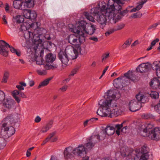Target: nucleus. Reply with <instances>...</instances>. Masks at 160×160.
Returning a JSON list of instances; mask_svg holds the SVG:
<instances>
[{
	"mask_svg": "<svg viewBox=\"0 0 160 160\" xmlns=\"http://www.w3.org/2000/svg\"><path fill=\"white\" fill-rule=\"evenodd\" d=\"M113 2L118 4L121 3L120 0H109L107 5L104 3L101 7V10L102 12L101 14H98L97 20L100 24V27L102 29H103L106 24L107 18L110 20L111 18H113L114 16L112 11L114 8L112 6V5H111V3Z\"/></svg>",
	"mask_w": 160,
	"mask_h": 160,
	"instance_id": "1",
	"label": "nucleus"
},
{
	"mask_svg": "<svg viewBox=\"0 0 160 160\" xmlns=\"http://www.w3.org/2000/svg\"><path fill=\"white\" fill-rule=\"evenodd\" d=\"M16 115L8 116L2 121V130H4L3 136L6 138L13 135L15 132L14 128L12 126V124L17 122Z\"/></svg>",
	"mask_w": 160,
	"mask_h": 160,
	"instance_id": "2",
	"label": "nucleus"
},
{
	"mask_svg": "<svg viewBox=\"0 0 160 160\" xmlns=\"http://www.w3.org/2000/svg\"><path fill=\"white\" fill-rule=\"evenodd\" d=\"M88 23L84 21H80L78 22V25L77 26V29L75 30L76 32L77 33L79 36L78 40L80 43L85 41L84 37L82 36L84 35V32Z\"/></svg>",
	"mask_w": 160,
	"mask_h": 160,
	"instance_id": "3",
	"label": "nucleus"
},
{
	"mask_svg": "<svg viewBox=\"0 0 160 160\" xmlns=\"http://www.w3.org/2000/svg\"><path fill=\"white\" fill-rule=\"evenodd\" d=\"M24 36L26 39H31L35 43L36 45V47H34V50L36 51L37 48H38V45L39 44L41 43L42 42V40L40 39L39 35L38 34H33V33L29 31L28 30H25L24 32Z\"/></svg>",
	"mask_w": 160,
	"mask_h": 160,
	"instance_id": "4",
	"label": "nucleus"
},
{
	"mask_svg": "<svg viewBox=\"0 0 160 160\" xmlns=\"http://www.w3.org/2000/svg\"><path fill=\"white\" fill-rule=\"evenodd\" d=\"M55 58L56 56L51 53H50L46 55V64L44 66L46 69H54L58 67V65L57 64H52V62L55 60Z\"/></svg>",
	"mask_w": 160,
	"mask_h": 160,
	"instance_id": "5",
	"label": "nucleus"
},
{
	"mask_svg": "<svg viewBox=\"0 0 160 160\" xmlns=\"http://www.w3.org/2000/svg\"><path fill=\"white\" fill-rule=\"evenodd\" d=\"M121 3L119 4H118L116 2H113L112 3H111V5H112V6L114 8V9L113 10V13L114 14L113 18H111V19H112V20L113 21L114 23H116L117 22L116 20H118L121 19L122 17L123 16L121 13H118V14H116L115 12L116 10L118 11V12L122 9V6L123 4V3L121 1Z\"/></svg>",
	"mask_w": 160,
	"mask_h": 160,
	"instance_id": "6",
	"label": "nucleus"
},
{
	"mask_svg": "<svg viewBox=\"0 0 160 160\" xmlns=\"http://www.w3.org/2000/svg\"><path fill=\"white\" fill-rule=\"evenodd\" d=\"M98 104L101 107L107 109L111 110L110 108L117 107V103L115 101L112 99L101 100L98 102Z\"/></svg>",
	"mask_w": 160,
	"mask_h": 160,
	"instance_id": "7",
	"label": "nucleus"
},
{
	"mask_svg": "<svg viewBox=\"0 0 160 160\" xmlns=\"http://www.w3.org/2000/svg\"><path fill=\"white\" fill-rule=\"evenodd\" d=\"M74 155L78 157L84 158L87 154V152L85 149V146L81 144L73 148Z\"/></svg>",
	"mask_w": 160,
	"mask_h": 160,
	"instance_id": "8",
	"label": "nucleus"
},
{
	"mask_svg": "<svg viewBox=\"0 0 160 160\" xmlns=\"http://www.w3.org/2000/svg\"><path fill=\"white\" fill-rule=\"evenodd\" d=\"M100 136L99 135L91 136L88 140V142L85 144V149L87 152L88 150H90L93 147L95 144L99 140Z\"/></svg>",
	"mask_w": 160,
	"mask_h": 160,
	"instance_id": "9",
	"label": "nucleus"
},
{
	"mask_svg": "<svg viewBox=\"0 0 160 160\" xmlns=\"http://www.w3.org/2000/svg\"><path fill=\"white\" fill-rule=\"evenodd\" d=\"M10 45L5 41L3 40L0 41V54L5 57H7L8 55L9 51L8 48Z\"/></svg>",
	"mask_w": 160,
	"mask_h": 160,
	"instance_id": "10",
	"label": "nucleus"
},
{
	"mask_svg": "<svg viewBox=\"0 0 160 160\" xmlns=\"http://www.w3.org/2000/svg\"><path fill=\"white\" fill-rule=\"evenodd\" d=\"M127 81L126 78L122 76L114 79L113 81V85L116 88H122Z\"/></svg>",
	"mask_w": 160,
	"mask_h": 160,
	"instance_id": "11",
	"label": "nucleus"
},
{
	"mask_svg": "<svg viewBox=\"0 0 160 160\" xmlns=\"http://www.w3.org/2000/svg\"><path fill=\"white\" fill-rule=\"evenodd\" d=\"M147 136L151 140L156 141H158L160 139V128H155L150 134H147Z\"/></svg>",
	"mask_w": 160,
	"mask_h": 160,
	"instance_id": "12",
	"label": "nucleus"
},
{
	"mask_svg": "<svg viewBox=\"0 0 160 160\" xmlns=\"http://www.w3.org/2000/svg\"><path fill=\"white\" fill-rule=\"evenodd\" d=\"M141 107V102H138L136 99H133L129 102V108L132 112L137 111L139 110Z\"/></svg>",
	"mask_w": 160,
	"mask_h": 160,
	"instance_id": "13",
	"label": "nucleus"
},
{
	"mask_svg": "<svg viewBox=\"0 0 160 160\" xmlns=\"http://www.w3.org/2000/svg\"><path fill=\"white\" fill-rule=\"evenodd\" d=\"M66 52L69 58L74 59L78 57V53L77 51L72 48H69L67 47L65 49Z\"/></svg>",
	"mask_w": 160,
	"mask_h": 160,
	"instance_id": "14",
	"label": "nucleus"
},
{
	"mask_svg": "<svg viewBox=\"0 0 160 160\" xmlns=\"http://www.w3.org/2000/svg\"><path fill=\"white\" fill-rule=\"evenodd\" d=\"M74 150L71 147L65 148L63 151V154L65 158L68 160L72 158L74 155Z\"/></svg>",
	"mask_w": 160,
	"mask_h": 160,
	"instance_id": "15",
	"label": "nucleus"
},
{
	"mask_svg": "<svg viewBox=\"0 0 160 160\" xmlns=\"http://www.w3.org/2000/svg\"><path fill=\"white\" fill-rule=\"evenodd\" d=\"M66 52L65 50L64 51H60L58 54V57L59 59L63 64L66 65L69 61V58L68 54Z\"/></svg>",
	"mask_w": 160,
	"mask_h": 160,
	"instance_id": "16",
	"label": "nucleus"
},
{
	"mask_svg": "<svg viewBox=\"0 0 160 160\" xmlns=\"http://www.w3.org/2000/svg\"><path fill=\"white\" fill-rule=\"evenodd\" d=\"M96 30V27L93 25L91 23H88L87 26L84 32V35L82 36H84L85 39L86 37L88 34L90 35L93 34Z\"/></svg>",
	"mask_w": 160,
	"mask_h": 160,
	"instance_id": "17",
	"label": "nucleus"
},
{
	"mask_svg": "<svg viewBox=\"0 0 160 160\" xmlns=\"http://www.w3.org/2000/svg\"><path fill=\"white\" fill-rule=\"evenodd\" d=\"M14 103V101L12 98H5L2 104L3 107L9 109L12 108Z\"/></svg>",
	"mask_w": 160,
	"mask_h": 160,
	"instance_id": "18",
	"label": "nucleus"
},
{
	"mask_svg": "<svg viewBox=\"0 0 160 160\" xmlns=\"http://www.w3.org/2000/svg\"><path fill=\"white\" fill-rule=\"evenodd\" d=\"M123 77L126 78V80H132L133 82H136L138 80V78L135 75L134 72L130 70H129L127 73L124 74Z\"/></svg>",
	"mask_w": 160,
	"mask_h": 160,
	"instance_id": "19",
	"label": "nucleus"
},
{
	"mask_svg": "<svg viewBox=\"0 0 160 160\" xmlns=\"http://www.w3.org/2000/svg\"><path fill=\"white\" fill-rule=\"evenodd\" d=\"M151 65L148 63H142L138 67L136 70L138 72L142 73L148 71L151 68Z\"/></svg>",
	"mask_w": 160,
	"mask_h": 160,
	"instance_id": "20",
	"label": "nucleus"
},
{
	"mask_svg": "<svg viewBox=\"0 0 160 160\" xmlns=\"http://www.w3.org/2000/svg\"><path fill=\"white\" fill-rule=\"evenodd\" d=\"M116 96H117L118 98L120 97V94L118 93L116 95H115L113 91L108 90L105 94L104 97L105 99L112 100L115 98Z\"/></svg>",
	"mask_w": 160,
	"mask_h": 160,
	"instance_id": "21",
	"label": "nucleus"
},
{
	"mask_svg": "<svg viewBox=\"0 0 160 160\" xmlns=\"http://www.w3.org/2000/svg\"><path fill=\"white\" fill-rule=\"evenodd\" d=\"M111 110L107 109L102 108V109H98L97 112V114L99 116L103 117L109 115Z\"/></svg>",
	"mask_w": 160,
	"mask_h": 160,
	"instance_id": "22",
	"label": "nucleus"
},
{
	"mask_svg": "<svg viewBox=\"0 0 160 160\" xmlns=\"http://www.w3.org/2000/svg\"><path fill=\"white\" fill-rule=\"evenodd\" d=\"M155 128L153 124L148 123L145 125V128L143 129V131L145 133H147V134H150Z\"/></svg>",
	"mask_w": 160,
	"mask_h": 160,
	"instance_id": "23",
	"label": "nucleus"
},
{
	"mask_svg": "<svg viewBox=\"0 0 160 160\" xmlns=\"http://www.w3.org/2000/svg\"><path fill=\"white\" fill-rule=\"evenodd\" d=\"M78 38L74 34L70 35L68 38V42L70 44L75 45H79L81 44L79 42V43L77 44L78 42H77L78 41Z\"/></svg>",
	"mask_w": 160,
	"mask_h": 160,
	"instance_id": "24",
	"label": "nucleus"
},
{
	"mask_svg": "<svg viewBox=\"0 0 160 160\" xmlns=\"http://www.w3.org/2000/svg\"><path fill=\"white\" fill-rule=\"evenodd\" d=\"M115 131V129L114 127L107 125L106 128L104 130L103 133L109 136L113 135Z\"/></svg>",
	"mask_w": 160,
	"mask_h": 160,
	"instance_id": "25",
	"label": "nucleus"
},
{
	"mask_svg": "<svg viewBox=\"0 0 160 160\" xmlns=\"http://www.w3.org/2000/svg\"><path fill=\"white\" fill-rule=\"evenodd\" d=\"M122 111L121 109L115 108L113 109L111 111H110V112L109 115L108 116V117L112 118V117H116L122 113Z\"/></svg>",
	"mask_w": 160,
	"mask_h": 160,
	"instance_id": "26",
	"label": "nucleus"
},
{
	"mask_svg": "<svg viewBox=\"0 0 160 160\" xmlns=\"http://www.w3.org/2000/svg\"><path fill=\"white\" fill-rule=\"evenodd\" d=\"M22 2V5L24 8H31L34 5V0H24Z\"/></svg>",
	"mask_w": 160,
	"mask_h": 160,
	"instance_id": "27",
	"label": "nucleus"
},
{
	"mask_svg": "<svg viewBox=\"0 0 160 160\" xmlns=\"http://www.w3.org/2000/svg\"><path fill=\"white\" fill-rule=\"evenodd\" d=\"M148 155L144 154L141 152H137L134 158L135 160H148Z\"/></svg>",
	"mask_w": 160,
	"mask_h": 160,
	"instance_id": "28",
	"label": "nucleus"
},
{
	"mask_svg": "<svg viewBox=\"0 0 160 160\" xmlns=\"http://www.w3.org/2000/svg\"><path fill=\"white\" fill-rule=\"evenodd\" d=\"M136 100L138 102H140L142 103H145L146 102L148 101V98L145 95L141 94H138L136 95Z\"/></svg>",
	"mask_w": 160,
	"mask_h": 160,
	"instance_id": "29",
	"label": "nucleus"
},
{
	"mask_svg": "<svg viewBox=\"0 0 160 160\" xmlns=\"http://www.w3.org/2000/svg\"><path fill=\"white\" fill-rule=\"evenodd\" d=\"M159 62L158 61L154 62L152 64V68L153 70L156 71L157 75L160 78V66H158Z\"/></svg>",
	"mask_w": 160,
	"mask_h": 160,
	"instance_id": "30",
	"label": "nucleus"
},
{
	"mask_svg": "<svg viewBox=\"0 0 160 160\" xmlns=\"http://www.w3.org/2000/svg\"><path fill=\"white\" fill-rule=\"evenodd\" d=\"M13 5L14 8L17 9H24L22 2L21 1L15 0L13 1Z\"/></svg>",
	"mask_w": 160,
	"mask_h": 160,
	"instance_id": "31",
	"label": "nucleus"
},
{
	"mask_svg": "<svg viewBox=\"0 0 160 160\" xmlns=\"http://www.w3.org/2000/svg\"><path fill=\"white\" fill-rule=\"evenodd\" d=\"M53 123V121L51 120L48 122L45 126H44L42 128L40 132L42 133H45L52 126Z\"/></svg>",
	"mask_w": 160,
	"mask_h": 160,
	"instance_id": "32",
	"label": "nucleus"
},
{
	"mask_svg": "<svg viewBox=\"0 0 160 160\" xmlns=\"http://www.w3.org/2000/svg\"><path fill=\"white\" fill-rule=\"evenodd\" d=\"M146 2L147 0H142L140 1L138 3V5L135 8L131 10L130 12H133L138 11L142 7L143 4Z\"/></svg>",
	"mask_w": 160,
	"mask_h": 160,
	"instance_id": "33",
	"label": "nucleus"
},
{
	"mask_svg": "<svg viewBox=\"0 0 160 160\" xmlns=\"http://www.w3.org/2000/svg\"><path fill=\"white\" fill-rule=\"evenodd\" d=\"M101 8H100L99 7H96L91 9V13L93 15H96L97 14H100L102 12L101 10Z\"/></svg>",
	"mask_w": 160,
	"mask_h": 160,
	"instance_id": "34",
	"label": "nucleus"
},
{
	"mask_svg": "<svg viewBox=\"0 0 160 160\" xmlns=\"http://www.w3.org/2000/svg\"><path fill=\"white\" fill-rule=\"evenodd\" d=\"M159 82L160 81L158 79L156 78H154L151 81L150 85L151 87L156 88L157 87H158Z\"/></svg>",
	"mask_w": 160,
	"mask_h": 160,
	"instance_id": "35",
	"label": "nucleus"
},
{
	"mask_svg": "<svg viewBox=\"0 0 160 160\" xmlns=\"http://www.w3.org/2000/svg\"><path fill=\"white\" fill-rule=\"evenodd\" d=\"M51 79L52 78H49L44 80L43 82L40 83L38 86V88H39L47 85Z\"/></svg>",
	"mask_w": 160,
	"mask_h": 160,
	"instance_id": "36",
	"label": "nucleus"
},
{
	"mask_svg": "<svg viewBox=\"0 0 160 160\" xmlns=\"http://www.w3.org/2000/svg\"><path fill=\"white\" fill-rule=\"evenodd\" d=\"M23 10V16L25 18L28 19L30 18V14L31 12V10L27 9L25 8H24Z\"/></svg>",
	"mask_w": 160,
	"mask_h": 160,
	"instance_id": "37",
	"label": "nucleus"
},
{
	"mask_svg": "<svg viewBox=\"0 0 160 160\" xmlns=\"http://www.w3.org/2000/svg\"><path fill=\"white\" fill-rule=\"evenodd\" d=\"M34 61H36V63L37 64L41 65L43 63V60L42 56H37L35 57V60Z\"/></svg>",
	"mask_w": 160,
	"mask_h": 160,
	"instance_id": "38",
	"label": "nucleus"
},
{
	"mask_svg": "<svg viewBox=\"0 0 160 160\" xmlns=\"http://www.w3.org/2000/svg\"><path fill=\"white\" fill-rule=\"evenodd\" d=\"M132 42V40L129 38L127 39L124 43L122 45V47L123 49H125L127 48L131 44Z\"/></svg>",
	"mask_w": 160,
	"mask_h": 160,
	"instance_id": "39",
	"label": "nucleus"
},
{
	"mask_svg": "<svg viewBox=\"0 0 160 160\" xmlns=\"http://www.w3.org/2000/svg\"><path fill=\"white\" fill-rule=\"evenodd\" d=\"M6 145V141L2 137H0V149L3 148Z\"/></svg>",
	"mask_w": 160,
	"mask_h": 160,
	"instance_id": "40",
	"label": "nucleus"
},
{
	"mask_svg": "<svg viewBox=\"0 0 160 160\" xmlns=\"http://www.w3.org/2000/svg\"><path fill=\"white\" fill-rule=\"evenodd\" d=\"M37 14L35 11L31 10L30 14V18L29 19L31 20H34L37 18Z\"/></svg>",
	"mask_w": 160,
	"mask_h": 160,
	"instance_id": "41",
	"label": "nucleus"
},
{
	"mask_svg": "<svg viewBox=\"0 0 160 160\" xmlns=\"http://www.w3.org/2000/svg\"><path fill=\"white\" fill-rule=\"evenodd\" d=\"M23 16L21 15H17L15 17V19L18 23H22L24 21Z\"/></svg>",
	"mask_w": 160,
	"mask_h": 160,
	"instance_id": "42",
	"label": "nucleus"
},
{
	"mask_svg": "<svg viewBox=\"0 0 160 160\" xmlns=\"http://www.w3.org/2000/svg\"><path fill=\"white\" fill-rule=\"evenodd\" d=\"M122 124L123 123H122L120 124H117L115 125V127L116 128V132L118 136L120 135V130H121V128L123 126Z\"/></svg>",
	"mask_w": 160,
	"mask_h": 160,
	"instance_id": "43",
	"label": "nucleus"
},
{
	"mask_svg": "<svg viewBox=\"0 0 160 160\" xmlns=\"http://www.w3.org/2000/svg\"><path fill=\"white\" fill-rule=\"evenodd\" d=\"M148 148L146 146H143L138 152H141L144 154L148 155Z\"/></svg>",
	"mask_w": 160,
	"mask_h": 160,
	"instance_id": "44",
	"label": "nucleus"
},
{
	"mask_svg": "<svg viewBox=\"0 0 160 160\" xmlns=\"http://www.w3.org/2000/svg\"><path fill=\"white\" fill-rule=\"evenodd\" d=\"M151 98L154 99L158 98L159 97L158 93L156 91H152L150 94Z\"/></svg>",
	"mask_w": 160,
	"mask_h": 160,
	"instance_id": "45",
	"label": "nucleus"
},
{
	"mask_svg": "<svg viewBox=\"0 0 160 160\" xmlns=\"http://www.w3.org/2000/svg\"><path fill=\"white\" fill-rule=\"evenodd\" d=\"M84 15L87 19L89 20L92 22H95L94 18L91 15H89V14L87 12H85L84 13Z\"/></svg>",
	"mask_w": 160,
	"mask_h": 160,
	"instance_id": "46",
	"label": "nucleus"
},
{
	"mask_svg": "<svg viewBox=\"0 0 160 160\" xmlns=\"http://www.w3.org/2000/svg\"><path fill=\"white\" fill-rule=\"evenodd\" d=\"M6 95L4 92L2 90H0V105L2 104L3 101L5 98Z\"/></svg>",
	"mask_w": 160,
	"mask_h": 160,
	"instance_id": "47",
	"label": "nucleus"
},
{
	"mask_svg": "<svg viewBox=\"0 0 160 160\" xmlns=\"http://www.w3.org/2000/svg\"><path fill=\"white\" fill-rule=\"evenodd\" d=\"M125 25L123 23H120L115 27L114 29L115 31H118L123 28Z\"/></svg>",
	"mask_w": 160,
	"mask_h": 160,
	"instance_id": "48",
	"label": "nucleus"
},
{
	"mask_svg": "<svg viewBox=\"0 0 160 160\" xmlns=\"http://www.w3.org/2000/svg\"><path fill=\"white\" fill-rule=\"evenodd\" d=\"M109 53L107 52L103 54L102 56V62L105 61L109 57Z\"/></svg>",
	"mask_w": 160,
	"mask_h": 160,
	"instance_id": "49",
	"label": "nucleus"
},
{
	"mask_svg": "<svg viewBox=\"0 0 160 160\" xmlns=\"http://www.w3.org/2000/svg\"><path fill=\"white\" fill-rule=\"evenodd\" d=\"M2 24L6 25L8 24V18L6 16L3 15L2 18Z\"/></svg>",
	"mask_w": 160,
	"mask_h": 160,
	"instance_id": "50",
	"label": "nucleus"
},
{
	"mask_svg": "<svg viewBox=\"0 0 160 160\" xmlns=\"http://www.w3.org/2000/svg\"><path fill=\"white\" fill-rule=\"evenodd\" d=\"M79 69V68L78 67H77L73 69L71 71L70 75L73 76L75 74L77 73Z\"/></svg>",
	"mask_w": 160,
	"mask_h": 160,
	"instance_id": "51",
	"label": "nucleus"
},
{
	"mask_svg": "<svg viewBox=\"0 0 160 160\" xmlns=\"http://www.w3.org/2000/svg\"><path fill=\"white\" fill-rule=\"evenodd\" d=\"M37 72L40 75H45L47 73L46 71L45 70H37Z\"/></svg>",
	"mask_w": 160,
	"mask_h": 160,
	"instance_id": "52",
	"label": "nucleus"
},
{
	"mask_svg": "<svg viewBox=\"0 0 160 160\" xmlns=\"http://www.w3.org/2000/svg\"><path fill=\"white\" fill-rule=\"evenodd\" d=\"M115 31L114 28L111 29L106 32L105 35L106 36H109L110 34L112 33Z\"/></svg>",
	"mask_w": 160,
	"mask_h": 160,
	"instance_id": "53",
	"label": "nucleus"
},
{
	"mask_svg": "<svg viewBox=\"0 0 160 160\" xmlns=\"http://www.w3.org/2000/svg\"><path fill=\"white\" fill-rule=\"evenodd\" d=\"M98 118H92L89 120H88L89 121V125H91L92 124V123L94 122L95 121L97 120Z\"/></svg>",
	"mask_w": 160,
	"mask_h": 160,
	"instance_id": "54",
	"label": "nucleus"
},
{
	"mask_svg": "<svg viewBox=\"0 0 160 160\" xmlns=\"http://www.w3.org/2000/svg\"><path fill=\"white\" fill-rule=\"evenodd\" d=\"M68 88V86L67 85H64L60 88L59 90L61 91L62 92H64L67 90Z\"/></svg>",
	"mask_w": 160,
	"mask_h": 160,
	"instance_id": "55",
	"label": "nucleus"
},
{
	"mask_svg": "<svg viewBox=\"0 0 160 160\" xmlns=\"http://www.w3.org/2000/svg\"><path fill=\"white\" fill-rule=\"evenodd\" d=\"M19 92L17 90L13 91L12 92V95L13 97L15 96H17L18 95H19Z\"/></svg>",
	"mask_w": 160,
	"mask_h": 160,
	"instance_id": "56",
	"label": "nucleus"
},
{
	"mask_svg": "<svg viewBox=\"0 0 160 160\" xmlns=\"http://www.w3.org/2000/svg\"><path fill=\"white\" fill-rule=\"evenodd\" d=\"M89 39L96 42L98 41V38L96 36H92L89 38Z\"/></svg>",
	"mask_w": 160,
	"mask_h": 160,
	"instance_id": "57",
	"label": "nucleus"
},
{
	"mask_svg": "<svg viewBox=\"0 0 160 160\" xmlns=\"http://www.w3.org/2000/svg\"><path fill=\"white\" fill-rule=\"evenodd\" d=\"M158 24V23H156L152 25L148 28V30H149L152 28L154 29Z\"/></svg>",
	"mask_w": 160,
	"mask_h": 160,
	"instance_id": "58",
	"label": "nucleus"
},
{
	"mask_svg": "<svg viewBox=\"0 0 160 160\" xmlns=\"http://www.w3.org/2000/svg\"><path fill=\"white\" fill-rule=\"evenodd\" d=\"M159 41V39L158 38H156L155 40H153L151 43V45L152 46H154L156 42H158Z\"/></svg>",
	"mask_w": 160,
	"mask_h": 160,
	"instance_id": "59",
	"label": "nucleus"
},
{
	"mask_svg": "<svg viewBox=\"0 0 160 160\" xmlns=\"http://www.w3.org/2000/svg\"><path fill=\"white\" fill-rule=\"evenodd\" d=\"M56 132H52L49 134V136L48 137L49 139L50 140L52 139V138L55 135Z\"/></svg>",
	"mask_w": 160,
	"mask_h": 160,
	"instance_id": "60",
	"label": "nucleus"
},
{
	"mask_svg": "<svg viewBox=\"0 0 160 160\" xmlns=\"http://www.w3.org/2000/svg\"><path fill=\"white\" fill-rule=\"evenodd\" d=\"M8 48H10V51L13 53H14L15 51H16V50L13 47L11 46L10 45V47H8Z\"/></svg>",
	"mask_w": 160,
	"mask_h": 160,
	"instance_id": "61",
	"label": "nucleus"
},
{
	"mask_svg": "<svg viewBox=\"0 0 160 160\" xmlns=\"http://www.w3.org/2000/svg\"><path fill=\"white\" fill-rule=\"evenodd\" d=\"M19 96L23 98H26L27 96L22 92H19Z\"/></svg>",
	"mask_w": 160,
	"mask_h": 160,
	"instance_id": "62",
	"label": "nucleus"
},
{
	"mask_svg": "<svg viewBox=\"0 0 160 160\" xmlns=\"http://www.w3.org/2000/svg\"><path fill=\"white\" fill-rule=\"evenodd\" d=\"M5 6V10L7 12H8L9 10V7L8 4L7 3H6Z\"/></svg>",
	"mask_w": 160,
	"mask_h": 160,
	"instance_id": "63",
	"label": "nucleus"
},
{
	"mask_svg": "<svg viewBox=\"0 0 160 160\" xmlns=\"http://www.w3.org/2000/svg\"><path fill=\"white\" fill-rule=\"evenodd\" d=\"M41 120V118L38 116H37L35 119V122H39Z\"/></svg>",
	"mask_w": 160,
	"mask_h": 160,
	"instance_id": "64",
	"label": "nucleus"
}]
</instances>
